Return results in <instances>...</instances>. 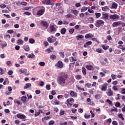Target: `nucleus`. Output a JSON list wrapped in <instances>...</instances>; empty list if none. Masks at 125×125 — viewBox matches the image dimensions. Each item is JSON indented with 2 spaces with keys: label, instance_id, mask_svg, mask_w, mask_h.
Here are the masks:
<instances>
[{
  "label": "nucleus",
  "instance_id": "864d4df0",
  "mask_svg": "<svg viewBox=\"0 0 125 125\" xmlns=\"http://www.w3.org/2000/svg\"><path fill=\"white\" fill-rule=\"evenodd\" d=\"M60 125H68V123L65 122H61L59 124Z\"/></svg>",
  "mask_w": 125,
  "mask_h": 125
},
{
  "label": "nucleus",
  "instance_id": "8fccbe9b",
  "mask_svg": "<svg viewBox=\"0 0 125 125\" xmlns=\"http://www.w3.org/2000/svg\"><path fill=\"white\" fill-rule=\"evenodd\" d=\"M8 75H9V76H11V75H12L13 74V71L12 70H9L7 72Z\"/></svg>",
  "mask_w": 125,
  "mask_h": 125
},
{
  "label": "nucleus",
  "instance_id": "a19ab883",
  "mask_svg": "<svg viewBox=\"0 0 125 125\" xmlns=\"http://www.w3.org/2000/svg\"><path fill=\"white\" fill-rule=\"evenodd\" d=\"M65 17L67 19H69V18H72V15H71V14H68L67 15H65Z\"/></svg>",
  "mask_w": 125,
  "mask_h": 125
},
{
  "label": "nucleus",
  "instance_id": "bf43d9fd",
  "mask_svg": "<svg viewBox=\"0 0 125 125\" xmlns=\"http://www.w3.org/2000/svg\"><path fill=\"white\" fill-rule=\"evenodd\" d=\"M24 14H25V15H27L28 16H30V15H31V13L29 12H25L24 13Z\"/></svg>",
  "mask_w": 125,
  "mask_h": 125
},
{
  "label": "nucleus",
  "instance_id": "bb28decb",
  "mask_svg": "<svg viewBox=\"0 0 125 125\" xmlns=\"http://www.w3.org/2000/svg\"><path fill=\"white\" fill-rule=\"evenodd\" d=\"M103 18L104 19H108L109 18V15L107 14H103Z\"/></svg>",
  "mask_w": 125,
  "mask_h": 125
},
{
  "label": "nucleus",
  "instance_id": "4468645a",
  "mask_svg": "<svg viewBox=\"0 0 125 125\" xmlns=\"http://www.w3.org/2000/svg\"><path fill=\"white\" fill-rule=\"evenodd\" d=\"M111 7L113 9H117V8L118 7V4L115 2H112Z\"/></svg>",
  "mask_w": 125,
  "mask_h": 125
},
{
  "label": "nucleus",
  "instance_id": "774afa93",
  "mask_svg": "<svg viewBox=\"0 0 125 125\" xmlns=\"http://www.w3.org/2000/svg\"><path fill=\"white\" fill-rule=\"evenodd\" d=\"M122 93L123 94H125V88L122 89Z\"/></svg>",
  "mask_w": 125,
  "mask_h": 125
},
{
  "label": "nucleus",
  "instance_id": "338daca9",
  "mask_svg": "<svg viewBox=\"0 0 125 125\" xmlns=\"http://www.w3.org/2000/svg\"><path fill=\"white\" fill-rule=\"evenodd\" d=\"M21 5H24L25 6L27 4V2H21Z\"/></svg>",
  "mask_w": 125,
  "mask_h": 125
},
{
  "label": "nucleus",
  "instance_id": "4be33fe9",
  "mask_svg": "<svg viewBox=\"0 0 125 125\" xmlns=\"http://www.w3.org/2000/svg\"><path fill=\"white\" fill-rule=\"evenodd\" d=\"M53 102L54 105H59L60 104V102L58 101L57 100H53Z\"/></svg>",
  "mask_w": 125,
  "mask_h": 125
},
{
  "label": "nucleus",
  "instance_id": "c03bdc74",
  "mask_svg": "<svg viewBox=\"0 0 125 125\" xmlns=\"http://www.w3.org/2000/svg\"><path fill=\"white\" fill-rule=\"evenodd\" d=\"M95 16L96 17V18H99V17H100V16H101V13H95Z\"/></svg>",
  "mask_w": 125,
  "mask_h": 125
},
{
  "label": "nucleus",
  "instance_id": "7ed1b4c3",
  "mask_svg": "<svg viewBox=\"0 0 125 125\" xmlns=\"http://www.w3.org/2000/svg\"><path fill=\"white\" fill-rule=\"evenodd\" d=\"M47 40L49 43H52V42H56V38L52 36L51 37H48Z\"/></svg>",
  "mask_w": 125,
  "mask_h": 125
},
{
  "label": "nucleus",
  "instance_id": "dca6fc26",
  "mask_svg": "<svg viewBox=\"0 0 125 125\" xmlns=\"http://www.w3.org/2000/svg\"><path fill=\"white\" fill-rule=\"evenodd\" d=\"M121 25V22L120 21H116L112 23V26L115 27H117V26H120Z\"/></svg>",
  "mask_w": 125,
  "mask_h": 125
},
{
  "label": "nucleus",
  "instance_id": "473e14b6",
  "mask_svg": "<svg viewBox=\"0 0 125 125\" xmlns=\"http://www.w3.org/2000/svg\"><path fill=\"white\" fill-rule=\"evenodd\" d=\"M70 95L72 96V97H74V96H77V94H76L75 92L71 91L70 92Z\"/></svg>",
  "mask_w": 125,
  "mask_h": 125
},
{
  "label": "nucleus",
  "instance_id": "aec40b11",
  "mask_svg": "<svg viewBox=\"0 0 125 125\" xmlns=\"http://www.w3.org/2000/svg\"><path fill=\"white\" fill-rule=\"evenodd\" d=\"M118 48L122 50V51H125V46L124 45H119Z\"/></svg>",
  "mask_w": 125,
  "mask_h": 125
},
{
  "label": "nucleus",
  "instance_id": "052dcab7",
  "mask_svg": "<svg viewBox=\"0 0 125 125\" xmlns=\"http://www.w3.org/2000/svg\"><path fill=\"white\" fill-rule=\"evenodd\" d=\"M88 12H89V13H94V11L92 10V9H88Z\"/></svg>",
  "mask_w": 125,
  "mask_h": 125
},
{
  "label": "nucleus",
  "instance_id": "f257e3e1",
  "mask_svg": "<svg viewBox=\"0 0 125 125\" xmlns=\"http://www.w3.org/2000/svg\"><path fill=\"white\" fill-rule=\"evenodd\" d=\"M57 82L61 86H65L66 85V78L62 75L58 77Z\"/></svg>",
  "mask_w": 125,
  "mask_h": 125
},
{
  "label": "nucleus",
  "instance_id": "e2e57ef3",
  "mask_svg": "<svg viewBox=\"0 0 125 125\" xmlns=\"http://www.w3.org/2000/svg\"><path fill=\"white\" fill-rule=\"evenodd\" d=\"M12 33H14L13 30H9L7 31L8 34H12Z\"/></svg>",
  "mask_w": 125,
  "mask_h": 125
},
{
  "label": "nucleus",
  "instance_id": "13d9d810",
  "mask_svg": "<svg viewBox=\"0 0 125 125\" xmlns=\"http://www.w3.org/2000/svg\"><path fill=\"white\" fill-rule=\"evenodd\" d=\"M74 31H75V29H74V28H72L69 30V32L70 34H73V33H74Z\"/></svg>",
  "mask_w": 125,
  "mask_h": 125
},
{
  "label": "nucleus",
  "instance_id": "72a5a7b5",
  "mask_svg": "<svg viewBox=\"0 0 125 125\" xmlns=\"http://www.w3.org/2000/svg\"><path fill=\"white\" fill-rule=\"evenodd\" d=\"M84 36L83 35H78L76 36V38L77 39V41H79L80 39H83Z\"/></svg>",
  "mask_w": 125,
  "mask_h": 125
},
{
  "label": "nucleus",
  "instance_id": "20e7f679",
  "mask_svg": "<svg viewBox=\"0 0 125 125\" xmlns=\"http://www.w3.org/2000/svg\"><path fill=\"white\" fill-rule=\"evenodd\" d=\"M19 72L21 73V74H25V76H29V75H30L29 73L27 72V70L26 68H24V69H20Z\"/></svg>",
  "mask_w": 125,
  "mask_h": 125
},
{
  "label": "nucleus",
  "instance_id": "ddd939ff",
  "mask_svg": "<svg viewBox=\"0 0 125 125\" xmlns=\"http://www.w3.org/2000/svg\"><path fill=\"white\" fill-rule=\"evenodd\" d=\"M93 37H94V34L91 33L87 34L85 36V39H89L90 38H93Z\"/></svg>",
  "mask_w": 125,
  "mask_h": 125
},
{
  "label": "nucleus",
  "instance_id": "6e6552de",
  "mask_svg": "<svg viewBox=\"0 0 125 125\" xmlns=\"http://www.w3.org/2000/svg\"><path fill=\"white\" fill-rule=\"evenodd\" d=\"M107 86H108V83H104V85L102 87L101 90L102 91H106L107 90Z\"/></svg>",
  "mask_w": 125,
  "mask_h": 125
},
{
  "label": "nucleus",
  "instance_id": "9b49d317",
  "mask_svg": "<svg viewBox=\"0 0 125 125\" xmlns=\"http://www.w3.org/2000/svg\"><path fill=\"white\" fill-rule=\"evenodd\" d=\"M17 116L19 119H21L22 120H25L26 119V116L23 114H19L17 115Z\"/></svg>",
  "mask_w": 125,
  "mask_h": 125
},
{
  "label": "nucleus",
  "instance_id": "680f3d73",
  "mask_svg": "<svg viewBox=\"0 0 125 125\" xmlns=\"http://www.w3.org/2000/svg\"><path fill=\"white\" fill-rule=\"evenodd\" d=\"M64 114H65V111H64V110H61V111L60 112V115H64Z\"/></svg>",
  "mask_w": 125,
  "mask_h": 125
},
{
  "label": "nucleus",
  "instance_id": "0e129e2a",
  "mask_svg": "<svg viewBox=\"0 0 125 125\" xmlns=\"http://www.w3.org/2000/svg\"><path fill=\"white\" fill-rule=\"evenodd\" d=\"M75 6L76 7H80V6H81V3H77L76 4H75Z\"/></svg>",
  "mask_w": 125,
  "mask_h": 125
},
{
  "label": "nucleus",
  "instance_id": "393cba45",
  "mask_svg": "<svg viewBox=\"0 0 125 125\" xmlns=\"http://www.w3.org/2000/svg\"><path fill=\"white\" fill-rule=\"evenodd\" d=\"M1 44L2 48H3V47H6L7 46V43L6 42H2Z\"/></svg>",
  "mask_w": 125,
  "mask_h": 125
},
{
  "label": "nucleus",
  "instance_id": "412c9836",
  "mask_svg": "<svg viewBox=\"0 0 125 125\" xmlns=\"http://www.w3.org/2000/svg\"><path fill=\"white\" fill-rule=\"evenodd\" d=\"M23 42H24V41H23V40L21 39L17 40V43H18V44H19V45H22Z\"/></svg>",
  "mask_w": 125,
  "mask_h": 125
},
{
  "label": "nucleus",
  "instance_id": "e433bc0d",
  "mask_svg": "<svg viewBox=\"0 0 125 125\" xmlns=\"http://www.w3.org/2000/svg\"><path fill=\"white\" fill-rule=\"evenodd\" d=\"M50 58L52 60H54V59H56V56H55V55H51L50 56Z\"/></svg>",
  "mask_w": 125,
  "mask_h": 125
},
{
  "label": "nucleus",
  "instance_id": "b1692460",
  "mask_svg": "<svg viewBox=\"0 0 125 125\" xmlns=\"http://www.w3.org/2000/svg\"><path fill=\"white\" fill-rule=\"evenodd\" d=\"M31 86H32V84H31V83H26L24 87V89H26L27 88H29V87H31Z\"/></svg>",
  "mask_w": 125,
  "mask_h": 125
},
{
  "label": "nucleus",
  "instance_id": "9d476101",
  "mask_svg": "<svg viewBox=\"0 0 125 125\" xmlns=\"http://www.w3.org/2000/svg\"><path fill=\"white\" fill-rule=\"evenodd\" d=\"M43 4H46V5H49L50 4L52 5L50 0H43Z\"/></svg>",
  "mask_w": 125,
  "mask_h": 125
},
{
  "label": "nucleus",
  "instance_id": "a211bd4d",
  "mask_svg": "<svg viewBox=\"0 0 125 125\" xmlns=\"http://www.w3.org/2000/svg\"><path fill=\"white\" fill-rule=\"evenodd\" d=\"M108 91L107 93V96H112V95H113V91H112L111 88H109L108 89Z\"/></svg>",
  "mask_w": 125,
  "mask_h": 125
},
{
  "label": "nucleus",
  "instance_id": "de8ad7c7",
  "mask_svg": "<svg viewBox=\"0 0 125 125\" xmlns=\"http://www.w3.org/2000/svg\"><path fill=\"white\" fill-rule=\"evenodd\" d=\"M40 66H42V67H43L44 65H45V63L43 62H39Z\"/></svg>",
  "mask_w": 125,
  "mask_h": 125
},
{
  "label": "nucleus",
  "instance_id": "09e8293b",
  "mask_svg": "<svg viewBox=\"0 0 125 125\" xmlns=\"http://www.w3.org/2000/svg\"><path fill=\"white\" fill-rule=\"evenodd\" d=\"M29 41L30 43H35V40L33 39H29Z\"/></svg>",
  "mask_w": 125,
  "mask_h": 125
},
{
  "label": "nucleus",
  "instance_id": "6e6d98bb",
  "mask_svg": "<svg viewBox=\"0 0 125 125\" xmlns=\"http://www.w3.org/2000/svg\"><path fill=\"white\" fill-rule=\"evenodd\" d=\"M0 8H5V7H6V5L5 4H2L0 5Z\"/></svg>",
  "mask_w": 125,
  "mask_h": 125
},
{
  "label": "nucleus",
  "instance_id": "79ce46f5",
  "mask_svg": "<svg viewBox=\"0 0 125 125\" xmlns=\"http://www.w3.org/2000/svg\"><path fill=\"white\" fill-rule=\"evenodd\" d=\"M111 78L113 80H116L117 79V75L113 74H111Z\"/></svg>",
  "mask_w": 125,
  "mask_h": 125
},
{
  "label": "nucleus",
  "instance_id": "c85d7f7f",
  "mask_svg": "<svg viewBox=\"0 0 125 125\" xmlns=\"http://www.w3.org/2000/svg\"><path fill=\"white\" fill-rule=\"evenodd\" d=\"M87 10V7L83 6L81 8V12H85Z\"/></svg>",
  "mask_w": 125,
  "mask_h": 125
},
{
  "label": "nucleus",
  "instance_id": "69168bd1",
  "mask_svg": "<svg viewBox=\"0 0 125 125\" xmlns=\"http://www.w3.org/2000/svg\"><path fill=\"white\" fill-rule=\"evenodd\" d=\"M112 125H118V123L116 121H113L112 122Z\"/></svg>",
  "mask_w": 125,
  "mask_h": 125
},
{
  "label": "nucleus",
  "instance_id": "ea45409f",
  "mask_svg": "<svg viewBox=\"0 0 125 125\" xmlns=\"http://www.w3.org/2000/svg\"><path fill=\"white\" fill-rule=\"evenodd\" d=\"M23 48L25 51H29V50H30V47H29V46H25Z\"/></svg>",
  "mask_w": 125,
  "mask_h": 125
},
{
  "label": "nucleus",
  "instance_id": "7c9ffc66",
  "mask_svg": "<svg viewBox=\"0 0 125 125\" xmlns=\"http://www.w3.org/2000/svg\"><path fill=\"white\" fill-rule=\"evenodd\" d=\"M101 46L103 47V49L104 50H106V49H108V48H109V46L108 45H102Z\"/></svg>",
  "mask_w": 125,
  "mask_h": 125
},
{
  "label": "nucleus",
  "instance_id": "6ab92c4d",
  "mask_svg": "<svg viewBox=\"0 0 125 125\" xmlns=\"http://www.w3.org/2000/svg\"><path fill=\"white\" fill-rule=\"evenodd\" d=\"M21 100L22 103H23V104L26 103V101L27 100V97L24 96L21 97Z\"/></svg>",
  "mask_w": 125,
  "mask_h": 125
},
{
  "label": "nucleus",
  "instance_id": "4c0bfd02",
  "mask_svg": "<svg viewBox=\"0 0 125 125\" xmlns=\"http://www.w3.org/2000/svg\"><path fill=\"white\" fill-rule=\"evenodd\" d=\"M85 86L88 88H91L92 85L91 83H87L85 85Z\"/></svg>",
  "mask_w": 125,
  "mask_h": 125
},
{
  "label": "nucleus",
  "instance_id": "0eeeda50",
  "mask_svg": "<svg viewBox=\"0 0 125 125\" xmlns=\"http://www.w3.org/2000/svg\"><path fill=\"white\" fill-rule=\"evenodd\" d=\"M44 11H45V9H41L37 12V15L42 16V15H43V13H44Z\"/></svg>",
  "mask_w": 125,
  "mask_h": 125
},
{
  "label": "nucleus",
  "instance_id": "39448f33",
  "mask_svg": "<svg viewBox=\"0 0 125 125\" xmlns=\"http://www.w3.org/2000/svg\"><path fill=\"white\" fill-rule=\"evenodd\" d=\"M56 68H63V62L61 61H59L56 64Z\"/></svg>",
  "mask_w": 125,
  "mask_h": 125
},
{
  "label": "nucleus",
  "instance_id": "2f4dec72",
  "mask_svg": "<svg viewBox=\"0 0 125 125\" xmlns=\"http://www.w3.org/2000/svg\"><path fill=\"white\" fill-rule=\"evenodd\" d=\"M4 74V70L1 67L0 68V76H2Z\"/></svg>",
  "mask_w": 125,
  "mask_h": 125
},
{
  "label": "nucleus",
  "instance_id": "f704fd0d",
  "mask_svg": "<svg viewBox=\"0 0 125 125\" xmlns=\"http://www.w3.org/2000/svg\"><path fill=\"white\" fill-rule=\"evenodd\" d=\"M82 73L83 75H86V69L84 67L82 68Z\"/></svg>",
  "mask_w": 125,
  "mask_h": 125
},
{
  "label": "nucleus",
  "instance_id": "5fc2aeb1",
  "mask_svg": "<svg viewBox=\"0 0 125 125\" xmlns=\"http://www.w3.org/2000/svg\"><path fill=\"white\" fill-rule=\"evenodd\" d=\"M113 90H118V86L114 85L112 87Z\"/></svg>",
  "mask_w": 125,
  "mask_h": 125
},
{
  "label": "nucleus",
  "instance_id": "c9c22d12",
  "mask_svg": "<svg viewBox=\"0 0 125 125\" xmlns=\"http://www.w3.org/2000/svg\"><path fill=\"white\" fill-rule=\"evenodd\" d=\"M27 57L28 58H31V59L35 58V55L34 54H31L28 55Z\"/></svg>",
  "mask_w": 125,
  "mask_h": 125
},
{
  "label": "nucleus",
  "instance_id": "c756f323",
  "mask_svg": "<svg viewBox=\"0 0 125 125\" xmlns=\"http://www.w3.org/2000/svg\"><path fill=\"white\" fill-rule=\"evenodd\" d=\"M93 68V66L91 65H88L86 66V69L87 70H92Z\"/></svg>",
  "mask_w": 125,
  "mask_h": 125
},
{
  "label": "nucleus",
  "instance_id": "a878e982",
  "mask_svg": "<svg viewBox=\"0 0 125 125\" xmlns=\"http://www.w3.org/2000/svg\"><path fill=\"white\" fill-rule=\"evenodd\" d=\"M66 28H62L61 30V33L62 34V35H65V34H66Z\"/></svg>",
  "mask_w": 125,
  "mask_h": 125
},
{
  "label": "nucleus",
  "instance_id": "f8f14e48",
  "mask_svg": "<svg viewBox=\"0 0 125 125\" xmlns=\"http://www.w3.org/2000/svg\"><path fill=\"white\" fill-rule=\"evenodd\" d=\"M70 62H74L75 61H77V62H80V60H78V59H76L75 58V57H71L70 58Z\"/></svg>",
  "mask_w": 125,
  "mask_h": 125
},
{
  "label": "nucleus",
  "instance_id": "4d7b16f0",
  "mask_svg": "<svg viewBox=\"0 0 125 125\" xmlns=\"http://www.w3.org/2000/svg\"><path fill=\"white\" fill-rule=\"evenodd\" d=\"M92 44V42H91V41H88L86 42V44H87V45H91Z\"/></svg>",
  "mask_w": 125,
  "mask_h": 125
},
{
  "label": "nucleus",
  "instance_id": "603ef678",
  "mask_svg": "<svg viewBox=\"0 0 125 125\" xmlns=\"http://www.w3.org/2000/svg\"><path fill=\"white\" fill-rule=\"evenodd\" d=\"M96 51L98 52V53H101V52H102V50L100 48H97L96 49Z\"/></svg>",
  "mask_w": 125,
  "mask_h": 125
},
{
  "label": "nucleus",
  "instance_id": "58836bf2",
  "mask_svg": "<svg viewBox=\"0 0 125 125\" xmlns=\"http://www.w3.org/2000/svg\"><path fill=\"white\" fill-rule=\"evenodd\" d=\"M6 65H7V66H12V63L10 61H8L6 62Z\"/></svg>",
  "mask_w": 125,
  "mask_h": 125
},
{
  "label": "nucleus",
  "instance_id": "37998d69",
  "mask_svg": "<svg viewBox=\"0 0 125 125\" xmlns=\"http://www.w3.org/2000/svg\"><path fill=\"white\" fill-rule=\"evenodd\" d=\"M54 124H55V121L53 120H51L48 123L49 125H53Z\"/></svg>",
  "mask_w": 125,
  "mask_h": 125
},
{
  "label": "nucleus",
  "instance_id": "3c124183",
  "mask_svg": "<svg viewBox=\"0 0 125 125\" xmlns=\"http://www.w3.org/2000/svg\"><path fill=\"white\" fill-rule=\"evenodd\" d=\"M84 117L85 118V119H88L90 118V115H87V114H85L84 115Z\"/></svg>",
  "mask_w": 125,
  "mask_h": 125
},
{
  "label": "nucleus",
  "instance_id": "49530a36",
  "mask_svg": "<svg viewBox=\"0 0 125 125\" xmlns=\"http://www.w3.org/2000/svg\"><path fill=\"white\" fill-rule=\"evenodd\" d=\"M95 98L98 100L100 99V98H101V96H100L99 94H97L95 96Z\"/></svg>",
  "mask_w": 125,
  "mask_h": 125
},
{
  "label": "nucleus",
  "instance_id": "1a4fd4ad",
  "mask_svg": "<svg viewBox=\"0 0 125 125\" xmlns=\"http://www.w3.org/2000/svg\"><path fill=\"white\" fill-rule=\"evenodd\" d=\"M56 28H57V26H56V25H51L50 27V32H55V31H56Z\"/></svg>",
  "mask_w": 125,
  "mask_h": 125
},
{
  "label": "nucleus",
  "instance_id": "f3484780",
  "mask_svg": "<svg viewBox=\"0 0 125 125\" xmlns=\"http://www.w3.org/2000/svg\"><path fill=\"white\" fill-rule=\"evenodd\" d=\"M71 12L73 14L75 15V16H78V15H79V11L77 10H71Z\"/></svg>",
  "mask_w": 125,
  "mask_h": 125
},
{
  "label": "nucleus",
  "instance_id": "cd10ccee",
  "mask_svg": "<svg viewBox=\"0 0 125 125\" xmlns=\"http://www.w3.org/2000/svg\"><path fill=\"white\" fill-rule=\"evenodd\" d=\"M102 10L103 11H108V10H109V7H108V6L103 7L102 8Z\"/></svg>",
  "mask_w": 125,
  "mask_h": 125
},
{
  "label": "nucleus",
  "instance_id": "2eb2a0df",
  "mask_svg": "<svg viewBox=\"0 0 125 125\" xmlns=\"http://www.w3.org/2000/svg\"><path fill=\"white\" fill-rule=\"evenodd\" d=\"M41 25H42V26H44L45 28H48V25L46 21H41Z\"/></svg>",
  "mask_w": 125,
  "mask_h": 125
},
{
  "label": "nucleus",
  "instance_id": "a18cd8bd",
  "mask_svg": "<svg viewBox=\"0 0 125 125\" xmlns=\"http://www.w3.org/2000/svg\"><path fill=\"white\" fill-rule=\"evenodd\" d=\"M118 117L121 119V120H122V121H124L125 120V118H124V116H123V114H120L118 115Z\"/></svg>",
  "mask_w": 125,
  "mask_h": 125
},
{
  "label": "nucleus",
  "instance_id": "5701e85b",
  "mask_svg": "<svg viewBox=\"0 0 125 125\" xmlns=\"http://www.w3.org/2000/svg\"><path fill=\"white\" fill-rule=\"evenodd\" d=\"M9 83V81H8V78H5L4 82L3 83V84L4 85H6V84H8Z\"/></svg>",
  "mask_w": 125,
  "mask_h": 125
},
{
  "label": "nucleus",
  "instance_id": "423d86ee",
  "mask_svg": "<svg viewBox=\"0 0 125 125\" xmlns=\"http://www.w3.org/2000/svg\"><path fill=\"white\" fill-rule=\"evenodd\" d=\"M119 18H120V16L117 14L111 15L109 16V19H111V20H116L117 19H119Z\"/></svg>",
  "mask_w": 125,
  "mask_h": 125
},
{
  "label": "nucleus",
  "instance_id": "f03ea898",
  "mask_svg": "<svg viewBox=\"0 0 125 125\" xmlns=\"http://www.w3.org/2000/svg\"><path fill=\"white\" fill-rule=\"evenodd\" d=\"M104 21L101 20H98L96 21L95 26L97 28L104 25Z\"/></svg>",
  "mask_w": 125,
  "mask_h": 125
}]
</instances>
